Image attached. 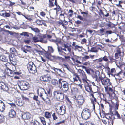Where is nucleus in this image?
<instances>
[{
  "label": "nucleus",
  "mask_w": 125,
  "mask_h": 125,
  "mask_svg": "<svg viewBox=\"0 0 125 125\" xmlns=\"http://www.w3.org/2000/svg\"><path fill=\"white\" fill-rule=\"evenodd\" d=\"M61 84L63 92L64 93L67 92L69 89L68 83L66 81H63L61 83Z\"/></svg>",
  "instance_id": "7"
},
{
  "label": "nucleus",
  "mask_w": 125,
  "mask_h": 125,
  "mask_svg": "<svg viewBox=\"0 0 125 125\" xmlns=\"http://www.w3.org/2000/svg\"><path fill=\"white\" fill-rule=\"evenodd\" d=\"M51 115L49 112H46L45 113V116L48 118H50L51 117Z\"/></svg>",
  "instance_id": "32"
},
{
  "label": "nucleus",
  "mask_w": 125,
  "mask_h": 125,
  "mask_svg": "<svg viewBox=\"0 0 125 125\" xmlns=\"http://www.w3.org/2000/svg\"><path fill=\"white\" fill-rule=\"evenodd\" d=\"M11 64V63L9 62L6 63L5 65V66L6 68V69H9V68H10V66Z\"/></svg>",
  "instance_id": "46"
},
{
  "label": "nucleus",
  "mask_w": 125,
  "mask_h": 125,
  "mask_svg": "<svg viewBox=\"0 0 125 125\" xmlns=\"http://www.w3.org/2000/svg\"><path fill=\"white\" fill-rule=\"evenodd\" d=\"M65 122L64 120H63L62 121H61L55 124L56 125H58L61 123H64Z\"/></svg>",
  "instance_id": "53"
},
{
  "label": "nucleus",
  "mask_w": 125,
  "mask_h": 125,
  "mask_svg": "<svg viewBox=\"0 0 125 125\" xmlns=\"http://www.w3.org/2000/svg\"><path fill=\"white\" fill-rule=\"evenodd\" d=\"M16 103L18 106H22L24 104L23 100L21 98L17 99L16 100Z\"/></svg>",
  "instance_id": "15"
},
{
  "label": "nucleus",
  "mask_w": 125,
  "mask_h": 125,
  "mask_svg": "<svg viewBox=\"0 0 125 125\" xmlns=\"http://www.w3.org/2000/svg\"><path fill=\"white\" fill-rule=\"evenodd\" d=\"M29 28H30L34 32L36 33H39L40 32V30L37 28H33L29 26Z\"/></svg>",
  "instance_id": "26"
},
{
  "label": "nucleus",
  "mask_w": 125,
  "mask_h": 125,
  "mask_svg": "<svg viewBox=\"0 0 125 125\" xmlns=\"http://www.w3.org/2000/svg\"><path fill=\"white\" fill-rule=\"evenodd\" d=\"M14 71L11 70L10 73V75H9V76L11 77H13L14 74Z\"/></svg>",
  "instance_id": "50"
},
{
  "label": "nucleus",
  "mask_w": 125,
  "mask_h": 125,
  "mask_svg": "<svg viewBox=\"0 0 125 125\" xmlns=\"http://www.w3.org/2000/svg\"><path fill=\"white\" fill-rule=\"evenodd\" d=\"M40 42L43 43H46L47 42V41L46 40H44L42 38H41L40 39Z\"/></svg>",
  "instance_id": "41"
},
{
  "label": "nucleus",
  "mask_w": 125,
  "mask_h": 125,
  "mask_svg": "<svg viewBox=\"0 0 125 125\" xmlns=\"http://www.w3.org/2000/svg\"><path fill=\"white\" fill-rule=\"evenodd\" d=\"M40 80L44 82H49L51 80V77L49 75L47 74L45 75L42 76L40 78Z\"/></svg>",
  "instance_id": "9"
},
{
  "label": "nucleus",
  "mask_w": 125,
  "mask_h": 125,
  "mask_svg": "<svg viewBox=\"0 0 125 125\" xmlns=\"http://www.w3.org/2000/svg\"><path fill=\"white\" fill-rule=\"evenodd\" d=\"M91 101V103L93 105V109L94 110L95 109V104H96V99L94 98V99H92Z\"/></svg>",
  "instance_id": "25"
},
{
  "label": "nucleus",
  "mask_w": 125,
  "mask_h": 125,
  "mask_svg": "<svg viewBox=\"0 0 125 125\" xmlns=\"http://www.w3.org/2000/svg\"><path fill=\"white\" fill-rule=\"evenodd\" d=\"M61 9L60 8V6H58L57 7H56V8H54L53 9L54 10H56L57 13L58 11H61Z\"/></svg>",
  "instance_id": "45"
},
{
  "label": "nucleus",
  "mask_w": 125,
  "mask_h": 125,
  "mask_svg": "<svg viewBox=\"0 0 125 125\" xmlns=\"http://www.w3.org/2000/svg\"><path fill=\"white\" fill-rule=\"evenodd\" d=\"M77 100H81V99L84 100L83 98V96L81 95L79 96L77 98Z\"/></svg>",
  "instance_id": "51"
},
{
  "label": "nucleus",
  "mask_w": 125,
  "mask_h": 125,
  "mask_svg": "<svg viewBox=\"0 0 125 125\" xmlns=\"http://www.w3.org/2000/svg\"><path fill=\"white\" fill-rule=\"evenodd\" d=\"M22 97L23 99L24 100H25L26 101L28 100V98L24 96L23 95H22Z\"/></svg>",
  "instance_id": "55"
},
{
  "label": "nucleus",
  "mask_w": 125,
  "mask_h": 125,
  "mask_svg": "<svg viewBox=\"0 0 125 125\" xmlns=\"http://www.w3.org/2000/svg\"><path fill=\"white\" fill-rule=\"evenodd\" d=\"M0 89L7 91L8 90V86L4 83L0 81Z\"/></svg>",
  "instance_id": "10"
},
{
  "label": "nucleus",
  "mask_w": 125,
  "mask_h": 125,
  "mask_svg": "<svg viewBox=\"0 0 125 125\" xmlns=\"http://www.w3.org/2000/svg\"><path fill=\"white\" fill-rule=\"evenodd\" d=\"M58 23L60 25H61L63 26V27H65L64 24L63 23V21L62 20H60L58 22Z\"/></svg>",
  "instance_id": "44"
},
{
  "label": "nucleus",
  "mask_w": 125,
  "mask_h": 125,
  "mask_svg": "<svg viewBox=\"0 0 125 125\" xmlns=\"http://www.w3.org/2000/svg\"><path fill=\"white\" fill-rule=\"evenodd\" d=\"M79 105H82L84 102V100L81 99V100H78L77 101Z\"/></svg>",
  "instance_id": "40"
},
{
  "label": "nucleus",
  "mask_w": 125,
  "mask_h": 125,
  "mask_svg": "<svg viewBox=\"0 0 125 125\" xmlns=\"http://www.w3.org/2000/svg\"><path fill=\"white\" fill-rule=\"evenodd\" d=\"M16 13L19 15H22L23 16H24L26 19L30 21H32V19L30 17H33V16H30L28 15L27 16H26L22 14L20 12H17Z\"/></svg>",
  "instance_id": "14"
},
{
  "label": "nucleus",
  "mask_w": 125,
  "mask_h": 125,
  "mask_svg": "<svg viewBox=\"0 0 125 125\" xmlns=\"http://www.w3.org/2000/svg\"><path fill=\"white\" fill-rule=\"evenodd\" d=\"M42 21L39 20H38L36 21V23L38 24H40Z\"/></svg>",
  "instance_id": "58"
},
{
  "label": "nucleus",
  "mask_w": 125,
  "mask_h": 125,
  "mask_svg": "<svg viewBox=\"0 0 125 125\" xmlns=\"http://www.w3.org/2000/svg\"><path fill=\"white\" fill-rule=\"evenodd\" d=\"M32 39L34 42H40V40L38 39V38L36 37H33Z\"/></svg>",
  "instance_id": "38"
},
{
  "label": "nucleus",
  "mask_w": 125,
  "mask_h": 125,
  "mask_svg": "<svg viewBox=\"0 0 125 125\" xmlns=\"http://www.w3.org/2000/svg\"><path fill=\"white\" fill-rule=\"evenodd\" d=\"M49 7H53L54 5L51 0H49Z\"/></svg>",
  "instance_id": "35"
},
{
  "label": "nucleus",
  "mask_w": 125,
  "mask_h": 125,
  "mask_svg": "<svg viewBox=\"0 0 125 125\" xmlns=\"http://www.w3.org/2000/svg\"><path fill=\"white\" fill-rule=\"evenodd\" d=\"M52 84L54 85H56L58 84V82L55 79H52Z\"/></svg>",
  "instance_id": "29"
},
{
  "label": "nucleus",
  "mask_w": 125,
  "mask_h": 125,
  "mask_svg": "<svg viewBox=\"0 0 125 125\" xmlns=\"http://www.w3.org/2000/svg\"><path fill=\"white\" fill-rule=\"evenodd\" d=\"M27 68L28 70L35 72L36 70V67L35 65L33 64L32 62H29L27 64Z\"/></svg>",
  "instance_id": "8"
},
{
  "label": "nucleus",
  "mask_w": 125,
  "mask_h": 125,
  "mask_svg": "<svg viewBox=\"0 0 125 125\" xmlns=\"http://www.w3.org/2000/svg\"><path fill=\"white\" fill-rule=\"evenodd\" d=\"M5 105L4 103L0 100V111L3 112L5 109Z\"/></svg>",
  "instance_id": "18"
},
{
  "label": "nucleus",
  "mask_w": 125,
  "mask_h": 125,
  "mask_svg": "<svg viewBox=\"0 0 125 125\" xmlns=\"http://www.w3.org/2000/svg\"><path fill=\"white\" fill-rule=\"evenodd\" d=\"M124 56V52H121L120 48H117L115 54V58L116 59H118L119 58H121Z\"/></svg>",
  "instance_id": "5"
},
{
  "label": "nucleus",
  "mask_w": 125,
  "mask_h": 125,
  "mask_svg": "<svg viewBox=\"0 0 125 125\" xmlns=\"http://www.w3.org/2000/svg\"><path fill=\"white\" fill-rule=\"evenodd\" d=\"M52 116L54 120H56L58 118V117L56 115V114L55 113H54L52 114Z\"/></svg>",
  "instance_id": "43"
},
{
  "label": "nucleus",
  "mask_w": 125,
  "mask_h": 125,
  "mask_svg": "<svg viewBox=\"0 0 125 125\" xmlns=\"http://www.w3.org/2000/svg\"><path fill=\"white\" fill-rule=\"evenodd\" d=\"M40 14L43 17L44 16L46 15L45 13L43 12H40Z\"/></svg>",
  "instance_id": "57"
},
{
  "label": "nucleus",
  "mask_w": 125,
  "mask_h": 125,
  "mask_svg": "<svg viewBox=\"0 0 125 125\" xmlns=\"http://www.w3.org/2000/svg\"><path fill=\"white\" fill-rule=\"evenodd\" d=\"M96 61L100 64V66H103V60L102 58L96 60Z\"/></svg>",
  "instance_id": "27"
},
{
  "label": "nucleus",
  "mask_w": 125,
  "mask_h": 125,
  "mask_svg": "<svg viewBox=\"0 0 125 125\" xmlns=\"http://www.w3.org/2000/svg\"><path fill=\"white\" fill-rule=\"evenodd\" d=\"M44 100L48 104H49L50 103V100L48 98V97L46 99H45Z\"/></svg>",
  "instance_id": "49"
},
{
  "label": "nucleus",
  "mask_w": 125,
  "mask_h": 125,
  "mask_svg": "<svg viewBox=\"0 0 125 125\" xmlns=\"http://www.w3.org/2000/svg\"><path fill=\"white\" fill-rule=\"evenodd\" d=\"M57 45L58 46L57 49H58V51L59 52V54H60V53L61 52L64 53V52L62 51V48L61 47H60L58 46V45L57 44Z\"/></svg>",
  "instance_id": "39"
},
{
  "label": "nucleus",
  "mask_w": 125,
  "mask_h": 125,
  "mask_svg": "<svg viewBox=\"0 0 125 125\" xmlns=\"http://www.w3.org/2000/svg\"><path fill=\"white\" fill-rule=\"evenodd\" d=\"M11 70L8 69H6L5 70V72L9 76V75H10V72L11 71Z\"/></svg>",
  "instance_id": "42"
},
{
  "label": "nucleus",
  "mask_w": 125,
  "mask_h": 125,
  "mask_svg": "<svg viewBox=\"0 0 125 125\" xmlns=\"http://www.w3.org/2000/svg\"><path fill=\"white\" fill-rule=\"evenodd\" d=\"M81 116L83 119L85 120L89 119L91 116L90 111L87 108L84 109L82 113Z\"/></svg>",
  "instance_id": "3"
},
{
  "label": "nucleus",
  "mask_w": 125,
  "mask_h": 125,
  "mask_svg": "<svg viewBox=\"0 0 125 125\" xmlns=\"http://www.w3.org/2000/svg\"><path fill=\"white\" fill-rule=\"evenodd\" d=\"M85 88L86 90L88 92H92V89L91 85L87 84L85 86Z\"/></svg>",
  "instance_id": "21"
},
{
  "label": "nucleus",
  "mask_w": 125,
  "mask_h": 125,
  "mask_svg": "<svg viewBox=\"0 0 125 125\" xmlns=\"http://www.w3.org/2000/svg\"><path fill=\"white\" fill-rule=\"evenodd\" d=\"M86 41L87 40L85 38L83 39L82 40V41L81 42V43L82 44H83L84 43H86L87 42Z\"/></svg>",
  "instance_id": "52"
},
{
  "label": "nucleus",
  "mask_w": 125,
  "mask_h": 125,
  "mask_svg": "<svg viewBox=\"0 0 125 125\" xmlns=\"http://www.w3.org/2000/svg\"><path fill=\"white\" fill-rule=\"evenodd\" d=\"M18 85L21 90H25L27 89L28 83L25 82L21 81L18 83Z\"/></svg>",
  "instance_id": "4"
},
{
  "label": "nucleus",
  "mask_w": 125,
  "mask_h": 125,
  "mask_svg": "<svg viewBox=\"0 0 125 125\" xmlns=\"http://www.w3.org/2000/svg\"><path fill=\"white\" fill-rule=\"evenodd\" d=\"M38 96H36L35 95H34L33 97V99L34 100H35L36 101L39 103L40 101L38 99Z\"/></svg>",
  "instance_id": "47"
},
{
  "label": "nucleus",
  "mask_w": 125,
  "mask_h": 125,
  "mask_svg": "<svg viewBox=\"0 0 125 125\" xmlns=\"http://www.w3.org/2000/svg\"><path fill=\"white\" fill-rule=\"evenodd\" d=\"M0 77L4 78L5 77V71L0 69Z\"/></svg>",
  "instance_id": "22"
},
{
  "label": "nucleus",
  "mask_w": 125,
  "mask_h": 125,
  "mask_svg": "<svg viewBox=\"0 0 125 125\" xmlns=\"http://www.w3.org/2000/svg\"><path fill=\"white\" fill-rule=\"evenodd\" d=\"M102 59L103 61H104L105 62H108V59L107 58V57L106 56H104L103 58H102Z\"/></svg>",
  "instance_id": "48"
},
{
  "label": "nucleus",
  "mask_w": 125,
  "mask_h": 125,
  "mask_svg": "<svg viewBox=\"0 0 125 125\" xmlns=\"http://www.w3.org/2000/svg\"><path fill=\"white\" fill-rule=\"evenodd\" d=\"M10 67V68H9V69L11 71H15L16 70V67L14 64H11Z\"/></svg>",
  "instance_id": "28"
},
{
  "label": "nucleus",
  "mask_w": 125,
  "mask_h": 125,
  "mask_svg": "<svg viewBox=\"0 0 125 125\" xmlns=\"http://www.w3.org/2000/svg\"><path fill=\"white\" fill-rule=\"evenodd\" d=\"M31 125H40L39 123L37 121L31 123Z\"/></svg>",
  "instance_id": "37"
},
{
  "label": "nucleus",
  "mask_w": 125,
  "mask_h": 125,
  "mask_svg": "<svg viewBox=\"0 0 125 125\" xmlns=\"http://www.w3.org/2000/svg\"><path fill=\"white\" fill-rule=\"evenodd\" d=\"M52 57L54 60L56 61H63V59L62 57L58 56H52Z\"/></svg>",
  "instance_id": "19"
},
{
  "label": "nucleus",
  "mask_w": 125,
  "mask_h": 125,
  "mask_svg": "<svg viewBox=\"0 0 125 125\" xmlns=\"http://www.w3.org/2000/svg\"><path fill=\"white\" fill-rule=\"evenodd\" d=\"M30 114L28 112H27L23 114L22 117V118L24 119H28L30 118Z\"/></svg>",
  "instance_id": "16"
},
{
  "label": "nucleus",
  "mask_w": 125,
  "mask_h": 125,
  "mask_svg": "<svg viewBox=\"0 0 125 125\" xmlns=\"http://www.w3.org/2000/svg\"><path fill=\"white\" fill-rule=\"evenodd\" d=\"M23 33L24 36H26L27 37L29 36L28 33V32H23Z\"/></svg>",
  "instance_id": "62"
},
{
  "label": "nucleus",
  "mask_w": 125,
  "mask_h": 125,
  "mask_svg": "<svg viewBox=\"0 0 125 125\" xmlns=\"http://www.w3.org/2000/svg\"><path fill=\"white\" fill-rule=\"evenodd\" d=\"M106 33L109 34H111L112 33V32L111 31H106Z\"/></svg>",
  "instance_id": "61"
},
{
  "label": "nucleus",
  "mask_w": 125,
  "mask_h": 125,
  "mask_svg": "<svg viewBox=\"0 0 125 125\" xmlns=\"http://www.w3.org/2000/svg\"><path fill=\"white\" fill-rule=\"evenodd\" d=\"M16 115V112L13 110H11L9 113V115L11 118L15 117Z\"/></svg>",
  "instance_id": "17"
},
{
  "label": "nucleus",
  "mask_w": 125,
  "mask_h": 125,
  "mask_svg": "<svg viewBox=\"0 0 125 125\" xmlns=\"http://www.w3.org/2000/svg\"><path fill=\"white\" fill-rule=\"evenodd\" d=\"M37 93L40 97L42 96V94L46 93L44 89L42 88H39L37 90Z\"/></svg>",
  "instance_id": "11"
},
{
  "label": "nucleus",
  "mask_w": 125,
  "mask_h": 125,
  "mask_svg": "<svg viewBox=\"0 0 125 125\" xmlns=\"http://www.w3.org/2000/svg\"><path fill=\"white\" fill-rule=\"evenodd\" d=\"M54 70L58 74L62 76L65 75V73L60 69L56 68L54 67Z\"/></svg>",
  "instance_id": "13"
},
{
  "label": "nucleus",
  "mask_w": 125,
  "mask_h": 125,
  "mask_svg": "<svg viewBox=\"0 0 125 125\" xmlns=\"http://www.w3.org/2000/svg\"><path fill=\"white\" fill-rule=\"evenodd\" d=\"M41 97L42 99L44 100L45 99L48 97V96L47 94L46 93H45L44 94H42V97Z\"/></svg>",
  "instance_id": "36"
},
{
  "label": "nucleus",
  "mask_w": 125,
  "mask_h": 125,
  "mask_svg": "<svg viewBox=\"0 0 125 125\" xmlns=\"http://www.w3.org/2000/svg\"><path fill=\"white\" fill-rule=\"evenodd\" d=\"M53 94L54 98L58 101H62L64 98L63 94L60 90L54 91Z\"/></svg>",
  "instance_id": "2"
},
{
  "label": "nucleus",
  "mask_w": 125,
  "mask_h": 125,
  "mask_svg": "<svg viewBox=\"0 0 125 125\" xmlns=\"http://www.w3.org/2000/svg\"><path fill=\"white\" fill-rule=\"evenodd\" d=\"M86 125H94L91 122H89L87 123Z\"/></svg>",
  "instance_id": "64"
},
{
  "label": "nucleus",
  "mask_w": 125,
  "mask_h": 125,
  "mask_svg": "<svg viewBox=\"0 0 125 125\" xmlns=\"http://www.w3.org/2000/svg\"><path fill=\"white\" fill-rule=\"evenodd\" d=\"M78 72L79 73L81 74L82 76V78H86V76L85 74V72L83 70L79 69L78 70Z\"/></svg>",
  "instance_id": "20"
},
{
  "label": "nucleus",
  "mask_w": 125,
  "mask_h": 125,
  "mask_svg": "<svg viewBox=\"0 0 125 125\" xmlns=\"http://www.w3.org/2000/svg\"><path fill=\"white\" fill-rule=\"evenodd\" d=\"M48 49L49 51L52 53H53L54 51V49L52 46H48Z\"/></svg>",
  "instance_id": "34"
},
{
  "label": "nucleus",
  "mask_w": 125,
  "mask_h": 125,
  "mask_svg": "<svg viewBox=\"0 0 125 125\" xmlns=\"http://www.w3.org/2000/svg\"><path fill=\"white\" fill-rule=\"evenodd\" d=\"M10 51L11 53L14 54L15 55H16L17 54L16 50L13 47L10 48Z\"/></svg>",
  "instance_id": "23"
},
{
  "label": "nucleus",
  "mask_w": 125,
  "mask_h": 125,
  "mask_svg": "<svg viewBox=\"0 0 125 125\" xmlns=\"http://www.w3.org/2000/svg\"><path fill=\"white\" fill-rule=\"evenodd\" d=\"M96 78L97 81H101L102 84L104 86L105 89H106L108 87L111 85L110 79L107 77H102L101 76H99L98 80Z\"/></svg>",
  "instance_id": "1"
},
{
  "label": "nucleus",
  "mask_w": 125,
  "mask_h": 125,
  "mask_svg": "<svg viewBox=\"0 0 125 125\" xmlns=\"http://www.w3.org/2000/svg\"><path fill=\"white\" fill-rule=\"evenodd\" d=\"M10 16V13L5 12V17H9Z\"/></svg>",
  "instance_id": "54"
},
{
  "label": "nucleus",
  "mask_w": 125,
  "mask_h": 125,
  "mask_svg": "<svg viewBox=\"0 0 125 125\" xmlns=\"http://www.w3.org/2000/svg\"><path fill=\"white\" fill-rule=\"evenodd\" d=\"M71 91L74 93H76L78 91V89L76 87H73Z\"/></svg>",
  "instance_id": "31"
},
{
  "label": "nucleus",
  "mask_w": 125,
  "mask_h": 125,
  "mask_svg": "<svg viewBox=\"0 0 125 125\" xmlns=\"http://www.w3.org/2000/svg\"><path fill=\"white\" fill-rule=\"evenodd\" d=\"M90 51L92 52H97L98 51V50L96 48L93 47L91 48Z\"/></svg>",
  "instance_id": "30"
},
{
  "label": "nucleus",
  "mask_w": 125,
  "mask_h": 125,
  "mask_svg": "<svg viewBox=\"0 0 125 125\" xmlns=\"http://www.w3.org/2000/svg\"><path fill=\"white\" fill-rule=\"evenodd\" d=\"M116 112H118L117 111L115 110L114 111H113L112 112V114H113V115H115L117 114Z\"/></svg>",
  "instance_id": "59"
},
{
  "label": "nucleus",
  "mask_w": 125,
  "mask_h": 125,
  "mask_svg": "<svg viewBox=\"0 0 125 125\" xmlns=\"http://www.w3.org/2000/svg\"><path fill=\"white\" fill-rule=\"evenodd\" d=\"M3 11H1L0 13V14L3 17H5V13H3Z\"/></svg>",
  "instance_id": "56"
},
{
  "label": "nucleus",
  "mask_w": 125,
  "mask_h": 125,
  "mask_svg": "<svg viewBox=\"0 0 125 125\" xmlns=\"http://www.w3.org/2000/svg\"><path fill=\"white\" fill-rule=\"evenodd\" d=\"M58 113L61 115H63L66 112L65 108L63 105L60 106L58 105L57 107Z\"/></svg>",
  "instance_id": "6"
},
{
  "label": "nucleus",
  "mask_w": 125,
  "mask_h": 125,
  "mask_svg": "<svg viewBox=\"0 0 125 125\" xmlns=\"http://www.w3.org/2000/svg\"><path fill=\"white\" fill-rule=\"evenodd\" d=\"M0 60L4 62H6L8 61V58L5 55H1L0 56Z\"/></svg>",
  "instance_id": "24"
},
{
  "label": "nucleus",
  "mask_w": 125,
  "mask_h": 125,
  "mask_svg": "<svg viewBox=\"0 0 125 125\" xmlns=\"http://www.w3.org/2000/svg\"><path fill=\"white\" fill-rule=\"evenodd\" d=\"M113 24L111 22H110L109 23L107 24L106 25L108 27H112L111 26Z\"/></svg>",
  "instance_id": "60"
},
{
  "label": "nucleus",
  "mask_w": 125,
  "mask_h": 125,
  "mask_svg": "<svg viewBox=\"0 0 125 125\" xmlns=\"http://www.w3.org/2000/svg\"><path fill=\"white\" fill-rule=\"evenodd\" d=\"M102 122L105 124H106L107 123L108 121H106V120L104 119L102 120Z\"/></svg>",
  "instance_id": "63"
},
{
  "label": "nucleus",
  "mask_w": 125,
  "mask_h": 125,
  "mask_svg": "<svg viewBox=\"0 0 125 125\" xmlns=\"http://www.w3.org/2000/svg\"><path fill=\"white\" fill-rule=\"evenodd\" d=\"M73 79L74 82L77 83L76 84H80L81 83V80L78 75H75Z\"/></svg>",
  "instance_id": "12"
},
{
  "label": "nucleus",
  "mask_w": 125,
  "mask_h": 125,
  "mask_svg": "<svg viewBox=\"0 0 125 125\" xmlns=\"http://www.w3.org/2000/svg\"><path fill=\"white\" fill-rule=\"evenodd\" d=\"M41 122L43 125H46V123L45 119L43 117H41L40 118Z\"/></svg>",
  "instance_id": "33"
}]
</instances>
